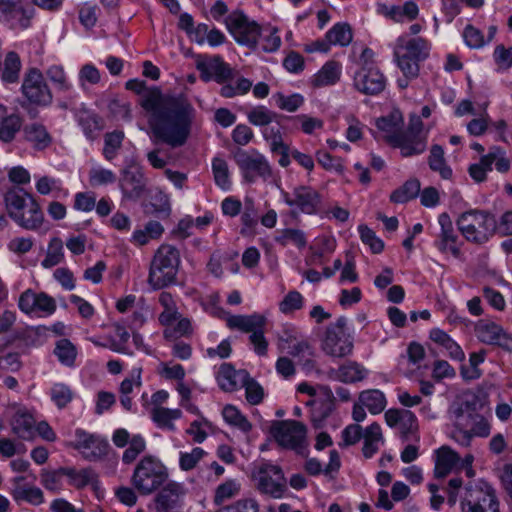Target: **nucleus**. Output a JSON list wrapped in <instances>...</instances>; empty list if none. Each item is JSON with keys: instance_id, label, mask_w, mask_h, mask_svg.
<instances>
[{"instance_id": "obj_1", "label": "nucleus", "mask_w": 512, "mask_h": 512, "mask_svg": "<svg viewBox=\"0 0 512 512\" xmlns=\"http://www.w3.org/2000/svg\"><path fill=\"white\" fill-rule=\"evenodd\" d=\"M141 106L151 112L149 126L154 142H162L171 148L186 144L195 115V109L184 94L163 96L158 87L147 89Z\"/></svg>"}, {"instance_id": "obj_2", "label": "nucleus", "mask_w": 512, "mask_h": 512, "mask_svg": "<svg viewBox=\"0 0 512 512\" xmlns=\"http://www.w3.org/2000/svg\"><path fill=\"white\" fill-rule=\"evenodd\" d=\"M8 216L20 227L35 231L44 222V214L35 198L23 188L12 187L4 194Z\"/></svg>"}, {"instance_id": "obj_3", "label": "nucleus", "mask_w": 512, "mask_h": 512, "mask_svg": "<svg viewBox=\"0 0 512 512\" xmlns=\"http://www.w3.org/2000/svg\"><path fill=\"white\" fill-rule=\"evenodd\" d=\"M477 398L472 396L461 402L453 409L454 438L463 446H469L473 437H487L490 434V425L486 418L477 413Z\"/></svg>"}, {"instance_id": "obj_4", "label": "nucleus", "mask_w": 512, "mask_h": 512, "mask_svg": "<svg viewBox=\"0 0 512 512\" xmlns=\"http://www.w3.org/2000/svg\"><path fill=\"white\" fill-rule=\"evenodd\" d=\"M179 265V250L172 245H161L151 261L148 283L155 290L176 283Z\"/></svg>"}, {"instance_id": "obj_5", "label": "nucleus", "mask_w": 512, "mask_h": 512, "mask_svg": "<svg viewBox=\"0 0 512 512\" xmlns=\"http://www.w3.org/2000/svg\"><path fill=\"white\" fill-rule=\"evenodd\" d=\"M403 116L399 110H393L389 115L380 117L376 121L379 130L387 133L386 141L394 147L401 150L403 157H409L421 154L425 150V145L421 141L409 143V139L402 133Z\"/></svg>"}, {"instance_id": "obj_6", "label": "nucleus", "mask_w": 512, "mask_h": 512, "mask_svg": "<svg viewBox=\"0 0 512 512\" xmlns=\"http://www.w3.org/2000/svg\"><path fill=\"white\" fill-rule=\"evenodd\" d=\"M457 226L468 241L482 244L495 232L496 219L487 212L471 210L459 216Z\"/></svg>"}, {"instance_id": "obj_7", "label": "nucleus", "mask_w": 512, "mask_h": 512, "mask_svg": "<svg viewBox=\"0 0 512 512\" xmlns=\"http://www.w3.org/2000/svg\"><path fill=\"white\" fill-rule=\"evenodd\" d=\"M167 478V468L148 456L137 464L132 476V483L141 494L148 495L158 489Z\"/></svg>"}, {"instance_id": "obj_8", "label": "nucleus", "mask_w": 512, "mask_h": 512, "mask_svg": "<svg viewBox=\"0 0 512 512\" xmlns=\"http://www.w3.org/2000/svg\"><path fill=\"white\" fill-rule=\"evenodd\" d=\"M234 159L247 183H253L257 178L267 181L272 176V168L269 162L256 150L249 153L239 149L235 153Z\"/></svg>"}, {"instance_id": "obj_9", "label": "nucleus", "mask_w": 512, "mask_h": 512, "mask_svg": "<svg viewBox=\"0 0 512 512\" xmlns=\"http://www.w3.org/2000/svg\"><path fill=\"white\" fill-rule=\"evenodd\" d=\"M225 24L239 44L256 47L261 35V27L255 21H250L243 12H232L225 19Z\"/></svg>"}, {"instance_id": "obj_10", "label": "nucleus", "mask_w": 512, "mask_h": 512, "mask_svg": "<svg viewBox=\"0 0 512 512\" xmlns=\"http://www.w3.org/2000/svg\"><path fill=\"white\" fill-rule=\"evenodd\" d=\"M256 481L257 490L274 499L282 498L287 491L284 472L276 465H262L258 470Z\"/></svg>"}, {"instance_id": "obj_11", "label": "nucleus", "mask_w": 512, "mask_h": 512, "mask_svg": "<svg viewBox=\"0 0 512 512\" xmlns=\"http://www.w3.org/2000/svg\"><path fill=\"white\" fill-rule=\"evenodd\" d=\"M272 434L283 447L301 452L306 447V426L295 420L279 421L272 426Z\"/></svg>"}, {"instance_id": "obj_12", "label": "nucleus", "mask_w": 512, "mask_h": 512, "mask_svg": "<svg viewBox=\"0 0 512 512\" xmlns=\"http://www.w3.org/2000/svg\"><path fill=\"white\" fill-rule=\"evenodd\" d=\"M21 89L24 96L31 103L48 105L52 101V94L44 81L43 75L36 68H31L25 75Z\"/></svg>"}, {"instance_id": "obj_13", "label": "nucleus", "mask_w": 512, "mask_h": 512, "mask_svg": "<svg viewBox=\"0 0 512 512\" xmlns=\"http://www.w3.org/2000/svg\"><path fill=\"white\" fill-rule=\"evenodd\" d=\"M461 504L462 512H500L495 490L490 486L471 490Z\"/></svg>"}, {"instance_id": "obj_14", "label": "nucleus", "mask_w": 512, "mask_h": 512, "mask_svg": "<svg viewBox=\"0 0 512 512\" xmlns=\"http://www.w3.org/2000/svg\"><path fill=\"white\" fill-rule=\"evenodd\" d=\"M285 203L290 207H296L305 214H316L321 203L320 194L308 186L296 187L292 194L283 192Z\"/></svg>"}, {"instance_id": "obj_15", "label": "nucleus", "mask_w": 512, "mask_h": 512, "mask_svg": "<svg viewBox=\"0 0 512 512\" xmlns=\"http://www.w3.org/2000/svg\"><path fill=\"white\" fill-rule=\"evenodd\" d=\"M119 186L123 197L129 200L139 199L146 188V178L141 167L131 164L121 171Z\"/></svg>"}, {"instance_id": "obj_16", "label": "nucleus", "mask_w": 512, "mask_h": 512, "mask_svg": "<svg viewBox=\"0 0 512 512\" xmlns=\"http://www.w3.org/2000/svg\"><path fill=\"white\" fill-rule=\"evenodd\" d=\"M75 436L76 441L71 446L80 451L86 460L96 461L106 455L108 449L106 441L81 429L76 430Z\"/></svg>"}, {"instance_id": "obj_17", "label": "nucleus", "mask_w": 512, "mask_h": 512, "mask_svg": "<svg viewBox=\"0 0 512 512\" xmlns=\"http://www.w3.org/2000/svg\"><path fill=\"white\" fill-rule=\"evenodd\" d=\"M18 307L25 314L43 312L51 315L56 310V301L44 292L36 293L32 289H27L21 293Z\"/></svg>"}, {"instance_id": "obj_18", "label": "nucleus", "mask_w": 512, "mask_h": 512, "mask_svg": "<svg viewBox=\"0 0 512 512\" xmlns=\"http://www.w3.org/2000/svg\"><path fill=\"white\" fill-rule=\"evenodd\" d=\"M335 409V397L332 390L325 385H318L317 397L313 400L311 421L316 429L322 427L324 420Z\"/></svg>"}, {"instance_id": "obj_19", "label": "nucleus", "mask_w": 512, "mask_h": 512, "mask_svg": "<svg viewBox=\"0 0 512 512\" xmlns=\"http://www.w3.org/2000/svg\"><path fill=\"white\" fill-rule=\"evenodd\" d=\"M322 349L332 357H345L353 350V340L345 331L337 332L333 329H326Z\"/></svg>"}, {"instance_id": "obj_20", "label": "nucleus", "mask_w": 512, "mask_h": 512, "mask_svg": "<svg viewBox=\"0 0 512 512\" xmlns=\"http://www.w3.org/2000/svg\"><path fill=\"white\" fill-rule=\"evenodd\" d=\"M355 87L367 95H375L385 88V77L375 68H362L354 78Z\"/></svg>"}, {"instance_id": "obj_21", "label": "nucleus", "mask_w": 512, "mask_h": 512, "mask_svg": "<svg viewBox=\"0 0 512 512\" xmlns=\"http://www.w3.org/2000/svg\"><path fill=\"white\" fill-rule=\"evenodd\" d=\"M185 494V488L181 483L168 482L155 498L158 512H170L180 504L181 497Z\"/></svg>"}, {"instance_id": "obj_22", "label": "nucleus", "mask_w": 512, "mask_h": 512, "mask_svg": "<svg viewBox=\"0 0 512 512\" xmlns=\"http://www.w3.org/2000/svg\"><path fill=\"white\" fill-rule=\"evenodd\" d=\"M248 379L246 370H235L231 364L223 363L217 374V381L220 388L226 392L234 391L239 384Z\"/></svg>"}, {"instance_id": "obj_23", "label": "nucleus", "mask_w": 512, "mask_h": 512, "mask_svg": "<svg viewBox=\"0 0 512 512\" xmlns=\"http://www.w3.org/2000/svg\"><path fill=\"white\" fill-rule=\"evenodd\" d=\"M266 318L260 314L232 315L227 318V326L230 329H237L245 333H254L264 329Z\"/></svg>"}, {"instance_id": "obj_24", "label": "nucleus", "mask_w": 512, "mask_h": 512, "mask_svg": "<svg viewBox=\"0 0 512 512\" xmlns=\"http://www.w3.org/2000/svg\"><path fill=\"white\" fill-rule=\"evenodd\" d=\"M438 221L441 226L439 249L443 252L449 249L454 256H458L460 251L455 246L457 235L454 233L450 216L447 213H442Z\"/></svg>"}, {"instance_id": "obj_25", "label": "nucleus", "mask_w": 512, "mask_h": 512, "mask_svg": "<svg viewBox=\"0 0 512 512\" xmlns=\"http://www.w3.org/2000/svg\"><path fill=\"white\" fill-rule=\"evenodd\" d=\"M17 19L19 26L26 28L29 25V16L21 6V0H0V21Z\"/></svg>"}, {"instance_id": "obj_26", "label": "nucleus", "mask_w": 512, "mask_h": 512, "mask_svg": "<svg viewBox=\"0 0 512 512\" xmlns=\"http://www.w3.org/2000/svg\"><path fill=\"white\" fill-rule=\"evenodd\" d=\"M362 438L364 440L362 453L365 458H371L384 443L381 427L376 422L365 428Z\"/></svg>"}, {"instance_id": "obj_27", "label": "nucleus", "mask_w": 512, "mask_h": 512, "mask_svg": "<svg viewBox=\"0 0 512 512\" xmlns=\"http://www.w3.org/2000/svg\"><path fill=\"white\" fill-rule=\"evenodd\" d=\"M459 461V456L451 448L443 446L436 451L434 474L437 478L446 477Z\"/></svg>"}, {"instance_id": "obj_28", "label": "nucleus", "mask_w": 512, "mask_h": 512, "mask_svg": "<svg viewBox=\"0 0 512 512\" xmlns=\"http://www.w3.org/2000/svg\"><path fill=\"white\" fill-rule=\"evenodd\" d=\"M34 423L35 421L31 414L19 410L11 421L12 431L19 438L30 440L34 436Z\"/></svg>"}, {"instance_id": "obj_29", "label": "nucleus", "mask_w": 512, "mask_h": 512, "mask_svg": "<svg viewBox=\"0 0 512 512\" xmlns=\"http://www.w3.org/2000/svg\"><path fill=\"white\" fill-rule=\"evenodd\" d=\"M59 472L69 478L70 484L77 489L84 488L97 481V474L91 468L76 470L71 467L59 468Z\"/></svg>"}, {"instance_id": "obj_30", "label": "nucleus", "mask_w": 512, "mask_h": 512, "mask_svg": "<svg viewBox=\"0 0 512 512\" xmlns=\"http://www.w3.org/2000/svg\"><path fill=\"white\" fill-rule=\"evenodd\" d=\"M333 372L335 373V378L344 383L362 381L367 375V370L354 361L343 364L338 370Z\"/></svg>"}, {"instance_id": "obj_31", "label": "nucleus", "mask_w": 512, "mask_h": 512, "mask_svg": "<svg viewBox=\"0 0 512 512\" xmlns=\"http://www.w3.org/2000/svg\"><path fill=\"white\" fill-rule=\"evenodd\" d=\"M340 78V65L335 61H328L314 76L313 85L323 87L335 84Z\"/></svg>"}, {"instance_id": "obj_32", "label": "nucleus", "mask_w": 512, "mask_h": 512, "mask_svg": "<svg viewBox=\"0 0 512 512\" xmlns=\"http://www.w3.org/2000/svg\"><path fill=\"white\" fill-rule=\"evenodd\" d=\"M396 49H400L402 54L419 62L426 59L429 54L428 43L421 37L412 38L405 45L398 46Z\"/></svg>"}, {"instance_id": "obj_33", "label": "nucleus", "mask_w": 512, "mask_h": 512, "mask_svg": "<svg viewBox=\"0 0 512 512\" xmlns=\"http://www.w3.org/2000/svg\"><path fill=\"white\" fill-rule=\"evenodd\" d=\"M475 332L481 342L494 345L502 332V327L493 321L483 319L476 324Z\"/></svg>"}, {"instance_id": "obj_34", "label": "nucleus", "mask_w": 512, "mask_h": 512, "mask_svg": "<svg viewBox=\"0 0 512 512\" xmlns=\"http://www.w3.org/2000/svg\"><path fill=\"white\" fill-rule=\"evenodd\" d=\"M428 164L431 170L438 172L443 179H450L452 170L446 165L444 150L440 145H433L430 150Z\"/></svg>"}, {"instance_id": "obj_35", "label": "nucleus", "mask_w": 512, "mask_h": 512, "mask_svg": "<svg viewBox=\"0 0 512 512\" xmlns=\"http://www.w3.org/2000/svg\"><path fill=\"white\" fill-rule=\"evenodd\" d=\"M11 495L15 501H26L32 505L44 502V495L40 488L34 486H14Z\"/></svg>"}, {"instance_id": "obj_36", "label": "nucleus", "mask_w": 512, "mask_h": 512, "mask_svg": "<svg viewBox=\"0 0 512 512\" xmlns=\"http://www.w3.org/2000/svg\"><path fill=\"white\" fill-rule=\"evenodd\" d=\"M359 402L372 414H378L386 407V398L379 390H367L361 392L359 395Z\"/></svg>"}, {"instance_id": "obj_37", "label": "nucleus", "mask_w": 512, "mask_h": 512, "mask_svg": "<svg viewBox=\"0 0 512 512\" xmlns=\"http://www.w3.org/2000/svg\"><path fill=\"white\" fill-rule=\"evenodd\" d=\"M420 188L421 184L418 179H410L391 193L390 200L394 203L408 202L419 195Z\"/></svg>"}, {"instance_id": "obj_38", "label": "nucleus", "mask_w": 512, "mask_h": 512, "mask_svg": "<svg viewBox=\"0 0 512 512\" xmlns=\"http://www.w3.org/2000/svg\"><path fill=\"white\" fill-rule=\"evenodd\" d=\"M21 60L16 52H9L4 60V69L1 78L6 83H15L19 79Z\"/></svg>"}, {"instance_id": "obj_39", "label": "nucleus", "mask_w": 512, "mask_h": 512, "mask_svg": "<svg viewBox=\"0 0 512 512\" xmlns=\"http://www.w3.org/2000/svg\"><path fill=\"white\" fill-rule=\"evenodd\" d=\"M182 413L179 409H168L164 407H155L152 410V419L153 421L162 428H167L169 430H174L175 426L173 424V420L179 419Z\"/></svg>"}, {"instance_id": "obj_40", "label": "nucleus", "mask_w": 512, "mask_h": 512, "mask_svg": "<svg viewBox=\"0 0 512 512\" xmlns=\"http://www.w3.org/2000/svg\"><path fill=\"white\" fill-rule=\"evenodd\" d=\"M352 30L347 23L334 25L326 34V39L331 45L347 46L352 41Z\"/></svg>"}, {"instance_id": "obj_41", "label": "nucleus", "mask_w": 512, "mask_h": 512, "mask_svg": "<svg viewBox=\"0 0 512 512\" xmlns=\"http://www.w3.org/2000/svg\"><path fill=\"white\" fill-rule=\"evenodd\" d=\"M54 354L63 365L71 367L75 363L77 349L70 340L64 338L56 342Z\"/></svg>"}, {"instance_id": "obj_42", "label": "nucleus", "mask_w": 512, "mask_h": 512, "mask_svg": "<svg viewBox=\"0 0 512 512\" xmlns=\"http://www.w3.org/2000/svg\"><path fill=\"white\" fill-rule=\"evenodd\" d=\"M495 158H497L495 153H488L481 157L479 163L471 164L468 172L472 179L477 183L485 181L486 173L492 170V164Z\"/></svg>"}, {"instance_id": "obj_43", "label": "nucleus", "mask_w": 512, "mask_h": 512, "mask_svg": "<svg viewBox=\"0 0 512 512\" xmlns=\"http://www.w3.org/2000/svg\"><path fill=\"white\" fill-rule=\"evenodd\" d=\"M24 133L26 139L39 148L46 147L51 141L45 127L40 124L27 125L24 129Z\"/></svg>"}, {"instance_id": "obj_44", "label": "nucleus", "mask_w": 512, "mask_h": 512, "mask_svg": "<svg viewBox=\"0 0 512 512\" xmlns=\"http://www.w3.org/2000/svg\"><path fill=\"white\" fill-rule=\"evenodd\" d=\"M63 257L62 240L55 237L50 240L46 257L41 264L44 268H51L58 265L63 260Z\"/></svg>"}, {"instance_id": "obj_45", "label": "nucleus", "mask_w": 512, "mask_h": 512, "mask_svg": "<svg viewBox=\"0 0 512 512\" xmlns=\"http://www.w3.org/2000/svg\"><path fill=\"white\" fill-rule=\"evenodd\" d=\"M225 421L233 426H236L243 432H249L252 428L251 423L243 416L240 411L232 406L226 405L222 411Z\"/></svg>"}, {"instance_id": "obj_46", "label": "nucleus", "mask_w": 512, "mask_h": 512, "mask_svg": "<svg viewBox=\"0 0 512 512\" xmlns=\"http://www.w3.org/2000/svg\"><path fill=\"white\" fill-rule=\"evenodd\" d=\"M209 71L214 74V79L219 84L233 79L234 77L232 68L226 64L219 56H215L209 62Z\"/></svg>"}, {"instance_id": "obj_47", "label": "nucleus", "mask_w": 512, "mask_h": 512, "mask_svg": "<svg viewBox=\"0 0 512 512\" xmlns=\"http://www.w3.org/2000/svg\"><path fill=\"white\" fill-rule=\"evenodd\" d=\"M240 491V485L235 480H228L220 484L214 494V504L220 506L225 501L238 495Z\"/></svg>"}, {"instance_id": "obj_48", "label": "nucleus", "mask_w": 512, "mask_h": 512, "mask_svg": "<svg viewBox=\"0 0 512 512\" xmlns=\"http://www.w3.org/2000/svg\"><path fill=\"white\" fill-rule=\"evenodd\" d=\"M21 125L22 121L18 115H10L4 118L0 125V140L6 143L12 141Z\"/></svg>"}, {"instance_id": "obj_49", "label": "nucleus", "mask_w": 512, "mask_h": 512, "mask_svg": "<svg viewBox=\"0 0 512 512\" xmlns=\"http://www.w3.org/2000/svg\"><path fill=\"white\" fill-rule=\"evenodd\" d=\"M394 56L398 67L403 72L406 78H416L419 74V61L410 58L404 54L400 49H395Z\"/></svg>"}, {"instance_id": "obj_50", "label": "nucleus", "mask_w": 512, "mask_h": 512, "mask_svg": "<svg viewBox=\"0 0 512 512\" xmlns=\"http://www.w3.org/2000/svg\"><path fill=\"white\" fill-rule=\"evenodd\" d=\"M124 133L122 131H113L105 135V146L103 155L107 160H112L122 145Z\"/></svg>"}, {"instance_id": "obj_51", "label": "nucleus", "mask_w": 512, "mask_h": 512, "mask_svg": "<svg viewBox=\"0 0 512 512\" xmlns=\"http://www.w3.org/2000/svg\"><path fill=\"white\" fill-rule=\"evenodd\" d=\"M248 120L255 126H266L270 124L276 117L277 114L268 110L264 106H258L253 108L248 113Z\"/></svg>"}, {"instance_id": "obj_52", "label": "nucleus", "mask_w": 512, "mask_h": 512, "mask_svg": "<svg viewBox=\"0 0 512 512\" xmlns=\"http://www.w3.org/2000/svg\"><path fill=\"white\" fill-rule=\"evenodd\" d=\"M212 169L216 184L222 189H228L230 186L229 170L225 160L215 158L212 162Z\"/></svg>"}, {"instance_id": "obj_53", "label": "nucleus", "mask_w": 512, "mask_h": 512, "mask_svg": "<svg viewBox=\"0 0 512 512\" xmlns=\"http://www.w3.org/2000/svg\"><path fill=\"white\" fill-rule=\"evenodd\" d=\"M276 241L285 246L289 242L294 243L299 248H303L306 246V237L303 231L299 229H284L281 231V235L276 238Z\"/></svg>"}, {"instance_id": "obj_54", "label": "nucleus", "mask_w": 512, "mask_h": 512, "mask_svg": "<svg viewBox=\"0 0 512 512\" xmlns=\"http://www.w3.org/2000/svg\"><path fill=\"white\" fill-rule=\"evenodd\" d=\"M361 240L363 243L369 245L371 251L375 254L382 252L384 249V243L379 239L373 230L366 225H360L358 227Z\"/></svg>"}, {"instance_id": "obj_55", "label": "nucleus", "mask_w": 512, "mask_h": 512, "mask_svg": "<svg viewBox=\"0 0 512 512\" xmlns=\"http://www.w3.org/2000/svg\"><path fill=\"white\" fill-rule=\"evenodd\" d=\"M274 98L276 100L277 106L280 109L286 110L288 112L296 111L304 103V98L300 94L285 96L282 93H277Z\"/></svg>"}, {"instance_id": "obj_56", "label": "nucleus", "mask_w": 512, "mask_h": 512, "mask_svg": "<svg viewBox=\"0 0 512 512\" xmlns=\"http://www.w3.org/2000/svg\"><path fill=\"white\" fill-rule=\"evenodd\" d=\"M73 392L64 384H55L51 389V399L58 408L62 409L72 401Z\"/></svg>"}, {"instance_id": "obj_57", "label": "nucleus", "mask_w": 512, "mask_h": 512, "mask_svg": "<svg viewBox=\"0 0 512 512\" xmlns=\"http://www.w3.org/2000/svg\"><path fill=\"white\" fill-rule=\"evenodd\" d=\"M205 454V451L199 447L194 448L189 453H181L179 459V466L181 470L189 471L194 469Z\"/></svg>"}, {"instance_id": "obj_58", "label": "nucleus", "mask_w": 512, "mask_h": 512, "mask_svg": "<svg viewBox=\"0 0 512 512\" xmlns=\"http://www.w3.org/2000/svg\"><path fill=\"white\" fill-rule=\"evenodd\" d=\"M245 388L246 399L252 405L259 404L263 399L262 387L248 375V379L243 381L242 385Z\"/></svg>"}, {"instance_id": "obj_59", "label": "nucleus", "mask_w": 512, "mask_h": 512, "mask_svg": "<svg viewBox=\"0 0 512 512\" xmlns=\"http://www.w3.org/2000/svg\"><path fill=\"white\" fill-rule=\"evenodd\" d=\"M155 202H151L147 207V213L154 214L158 217H168L171 211L168 197L159 193L154 198Z\"/></svg>"}, {"instance_id": "obj_60", "label": "nucleus", "mask_w": 512, "mask_h": 512, "mask_svg": "<svg viewBox=\"0 0 512 512\" xmlns=\"http://www.w3.org/2000/svg\"><path fill=\"white\" fill-rule=\"evenodd\" d=\"M115 180L116 176L111 170L92 168L89 171V183L93 187L113 183Z\"/></svg>"}, {"instance_id": "obj_61", "label": "nucleus", "mask_w": 512, "mask_h": 512, "mask_svg": "<svg viewBox=\"0 0 512 512\" xmlns=\"http://www.w3.org/2000/svg\"><path fill=\"white\" fill-rule=\"evenodd\" d=\"M303 305V297L298 291H290L279 304V309L284 314L292 313Z\"/></svg>"}, {"instance_id": "obj_62", "label": "nucleus", "mask_w": 512, "mask_h": 512, "mask_svg": "<svg viewBox=\"0 0 512 512\" xmlns=\"http://www.w3.org/2000/svg\"><path fill=\"white\" fill-rule=\"evenodd\" d=\"M422 128L423 123L420 116L413 114L410 117V122L407 131H402V133L407 136V138L409 139V143L414 144L415 141H421L426 146L425 140L420 135Z\"/></svg>"}, {"instance_id": "obj_63", "label": "nucleus", "mask_w": 512, "mask_h": 512, "mask_svg": "<svg viewBox=\"0 0 512 512\" xmlns=\"http://www.w3.org/2000/svg\"><path fill=\"white\" fill-rule=\"evenodd\" d=\"M401 437L403 440H408L410 434H413L418 429L417 418L413 412L406 410L399 424Z\"/></svg>"}, {"instance_id": "obj_64", "label": "nucleus", "mask_w": 512, "mask_h": 512, "mask_svg": "<svg viewBox=\"0 0 512 512\" xmlns=\"http://www.w3.org/2000/svg\"><path fill=\"white\" fill-rule=\"evenodd\" d=\"M494 60L500 69H508L512 66V46L508 49L500 44L495 47Z\"/></svg>"}]
</instances>
